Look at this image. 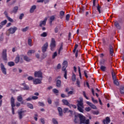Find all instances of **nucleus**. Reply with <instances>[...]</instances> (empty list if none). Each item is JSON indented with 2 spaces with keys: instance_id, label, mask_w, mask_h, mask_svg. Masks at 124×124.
I'll use <instances>...</instances> for the list:
<instances>
[{
  "instance_id": "412c9836",
  "label": "nucleus",
  "mask_w": 124,
  "mask_h": 124,
  "mask_svg": "<svg viewBox=\"0 0 124 124\" xmlns=\"http://www.w3.org/2000/svg\"><path fill=\"white\" fill-rule=\"evenodd\" d=\"M58 111L59 112L60 117H62L63 114L62 113V108L61 107L58 108Z\"/></svg>"
},
{
  "instance_id": "dca6fc26",
  "label": "nucleus",
  "mask_w": 124,
  "mask_h": 124,
  "mask_svg": "<svg viewBox=\"0 0 124 124\" xmlns=\"http://www.w3.org/2000/svg\"><path fill=\"white\" fill-rule=\"evenodd\" d=\"M67 67V62L66 61H64L62 63V70H66V68Z\"/></svg>"
},
{
  "instance_id": "4468645a",
  "label": "nucleus",
  "mask_w": 124,
  "mask_h": 124,
  "mask_svg": "<svg viewBox=\"0 0 124 124\" xmlns=\"http://www.w3.org/2000/svg\"><path fill=\"white\" fill-rule=\"evenodd\" d=\"M21 86H23V90L24 91H29L30 90V86L29 85H27L26 83H23L21 84Z\"/></svg>"
},
{
  "instance_id": "c85d7f7f",
  "label": "nucleus",
  "mask_w": 124,
  "mask_h": 124,
  "mask_svg": "<svg viewBox=\"0 0 124 124\" xmlns=\"http://www.w3.org/2000/svg\"><path fill=\"white\" fill-rule=\"evenodd\" d=\"M113 81L114 85H116V86H120V82L118 81V79L116 78L115 79H113Z\"/></svg>"
},
{
  "instance_id": "20e7f679",
  "label": "nucleus",
  "mask_w": 124,
  "mask_h": 124,
  "mask_svg": "<svg viewBox=\"0 0 124 124\" xmlns=\"http://www.w3.org/2000/svg\"><path fill=\"white\" fill-rule=\"evenodd\" d=\"M48 43H46L42 47V51L43 53V58L45 59L46 57H47V54H44L47 51V49H48Z\"/></svg>"
},
{
  "instance_id": "0e129e2a",
  "label": "nucleus",
  "mask_w": 124,
  "mask_h": 124,
  "mask_svg": "<svg viewBox=\"0 0 124 124\" xmlns=\"http://www.w3.org/2000/svg\"><path fill=\"white\" fill-rule=\"evenodd\" d=\"M50 20L51 21H54L55 20V16H52L49 18Z\"/></svg>"
},
{
  "instance_id": "393cba45",
  "label": "nucleus",
  "mask_w": 124,
  "mask_h": 124,
  "mask_svg": "<svg viewBox=\"0 0 124 124\" xmlns=\"http://www.w3.org/2000/svg\"><path fill=\"white\" fill-rule=\"evenodd\" d=\"M61 86H62V81L58 79L56 81V87H58V88H61Z\"/></svg>"
},
{
  "instance_id": "5fc2aeb1",
  "label": "nucleus",
  "mask_w": 124,
  "mask_h": 124,
  "mask_svg": "<svg viewBox=\"0 0 124 124\" xmlns=\"http://www.w3.org/2000/svg\"><path fill=\"white\" fill-rule=\"evenodd\" d=\"M69 18H70V16L69 14H67L66 16V21H69Z\"/></svg>"
},
{
  "instance_id": "37998d69",
  "label": "nucleus",
  "mask_w": 124,
  "mask_h": 124,
  "mask_svg": "<svg viewBox=\"0 0 124 124\" xmlns=\"http://www.w3.org/2000/svg\"><path fill=\"white\" fill-rule=\"evenodd\" d=\"M29 30V27H26L25 28H23L21 29L22 31L23 32H25V31H27Z\"/></svg>"
},
{
  "instance_id": "2f4dec72",
  "label": "nucleus",
  "mask_w": 124,
  "mask_h": 124,
  "mask_svg": "<svg viewBox=\"0 0 124 124\" xmlns=\"http://www.w3.org/2000/svg\"><path fill=\"white\" fill-rule=\"evenodd\" d=\"M28 45L31 47L32 46V45H31L32 44V40H31V39H28Z\"/></svg>"
},
{
  "instance_id": "473e14b6",
  "label": "nucleus",
  "mask_w": 124,
  "mask_h": 124,
  "mask_svg": "<svg viewBox=\"0 0 124 124\" xmlns=\"http://www.w3.org/2000/svg\"><path fill=\"white\" fill-rule=\"evenodd\" d=\"M100 69L103 71V72H105L106 70V67H105V66H103V65H101L100 67Z\"/></svg>"
},
{
  "instance_id": "bf43d9fd",
  "label": "nucleus",
  "mask_w": 124,
  "mask_h": 124,
  "mask_svg": "<svg viewBox=\"0 0 124 124\" xmlns=\"http://www.w3.org/2000/svg\"><path fill=\"white\" fill-rule=\"evenodd\" d=\"M32 99L33 100H36V99H38V97L36 96H32Z\"/></svg>"
},
{
  "instance_id": "6e6552de",
  "label": "nucleus",
  "mask_w": 124,
  "mask_h": 124,
  "mask_svg": "<svg viewBox=\"0 0 124 124\" xmlns=\"http://www.w3.org/2000/svg\"><path fill=\"white\" fill-rule=\"evenodd\" d=\"M1 57L3 61H7V53L6 49H3Z\"/></svg>"
},
{
  "instance_id": "ea45409f",
  "label": "nucleus",
  "mask_w": 124,
  "mask_h": 124,
  "mask_svg": "<svg viewBox=\"0 0 124 124\" xmlns=\"http://www.w3.org/2000/svg\"><path fill=\"white\" fill-rule=\"evenodd\" d=\"M47 32H44L43 33L41 34V36L42 37H46V36H47Z\"/></svg>"
},
{
  "instance_id": "6ab92c4d",
  "label": "nucleus",
  "mask_w": 124,
  "mask_h": 124,
  "mask_svg": "<svg viewBox=\"0 0 124 124\" xmlns=\"http://www.w3.org/2000/svg\"><path fill=\"white\" fill-rule=\"evenodd\" d=\"M17 100L18 102H21V104H24V101H23V97H22V95L17 96Z\"/></svg>"
},
{
  "instance_id": "09e8293b",
  "label": "nucleus",
  "mask_w": 124,
  "mask_h": 124,
  "mask_svg": "<svg viewBox=\"0 0 124 124\" xmlns=\"http://www.w3.org/2000/svg\"><path fill=\"white\" fill-rule=\"evenodd\" d=\"M52 92L54 93H59V90L57 89H53Z\"/></svg>"
},
{
  "instance_id": "338daca9",
  "label": "nucleus",
  "mask_w": 124,
  "mask_h": 124,
  "mask_svg": "<svg viewBox=\"0 0 124 124\" xmlns=\"http://www.w3.org/2000/svg\"><path fill=\"white\" fill-rule=\"evenodd\" d=\"M100 8L101 7H100L99 5L98 4V6H97V10H98V12L100 14Z\"/></svg>"
},
{
  "instance_id": "9d476101",
  "label": "nucleus",
  "mask_w": 124,
  "mask_h": 124,
  "mask_svg": "<svg viewBox=\"0 0 124 124\" xmlns=\"http://www.w3.org/2000/svg\"><path fill=\"white\" fill-rule=\"evenodd\" d=\"M0 66L3 74H4V75H6L7 74L6 68H5V67H4V65H3V63H1Z\"/></svg>"
},
{
  "instance_id": "de8ad7c7",
  "label": "nucleus",
  "mask_w": 124,
  "mask_h": 124,
  "mask_svg": "<svg viewBox=\"0 0 124 124\" xmlns=\"http://www.w3.org/2000/svg\"><path fill=\"white\" fill-rule=\"evenodd\" d=\"M83 95L84 96V97L86 98V99H87V100H89V97L87 96V95H86V92L85 91L83 92Z\"/></svg>"
},
{
  "instance_id": "7c9ffc66",
  "label": "nucleus",
  "mask_w": 124,
  "mask_h": 124,
  "mask_svg": "<svg viewBox=\"0 0 124 124\" xmlns=\"http://www.w3.org/2000/svg\"><path fill=\"white\" fill-rule=\"evenodd\" d=\"M65 12L63 11H61L60 12V18L62 19L63 16H64Z\"/></svg>"
},
{
  "instance_id": "680f3d73",
  "label": "nucleus",
  "mask_w": 124,
  "mask_h": 124,
  "mask_svg": "<svg viewBox=\"0 0 124 124\" xmlns=\"http://www.w3.org/2000/svg\"><path fill=\"white\" fill-rule=\"evenodd\" d=\"M102 42H103V45H105V46L106 45L107 42H106V40H105V39H104V38L102 39Z\"/></svg>"
},
{
  "instance_id": "e2e57ef3",
  "label": "nucleus",
  "mask_w": 124,
  "mask_h": 124,
  "mask_svg": "<svg viewBox=\"0 0 124 124\" xmlns=\"http://www.w3.org/2000/svg\"><path fill=\"white\" fill-rule=\"evenodd\" d=\"M92 109H96V106H95L93 104H92L91 106H90Z\"/></svg>"
},
{
  "instance_id": "a18cd8bd",
  "label": "nucleus",
  "mask_w": 124,
  "mask_h": 124,
  "mask_svg": "<svg viewBox=\"0 0 124 124\" xmlns=\"http://www.w3.org/2000/svg\"><path fill=\"white\" fill-rule=\"evenodd\" d=\"M85 10H86V9H85V8H80V10H79V12L80 13H84Z\"/></svg>"
},
{
  "instance_id": "f8f14e48",
  "label": "nucleus",
  "mask_w": 124,
  "mask_h": 124,
  "mask_svg": "<svg viewBox=\"0 0 124 124\" xmlns=\"http://www.w3.org/2000/svg\"><path fill=\"white\" fill-rule=\"evenodd\" d=\"M46 22H47V17H46L44 20L40 21L39 27H42L43 26H46Z\"/></svg>"
},
{
  "instance_id": "9b49d317",
  "label": "nucleus",
  "mask_w": 124,
  "mask_h": 124,
  "mask_svg": "<svg viewBox=\"0 0 124 124\" xmlns=\"http://www.w3.org/2000/svg\"><path fill=\"white\" fill-rule=\"evenodd\" d=\"M15 62L16 63H18L19 62L20 63H23V59L21 58V60H20V56L17 55L15 59Z\"/></svg>"
},
{
  "instance_id": "8fccbe9b",
  "label": "nucleus",
  "mask_w": 124,
  "mask_h": 124,
  "mask_svg": "<svg viewBox=\"0 0 124 124\" xmlns=\"http://www.w3.org/2000/svg\"><path fill=\"white\" fill-rule=\"evenodd\" d=\"M38 104H39V106H42V107L45 106V105L44 104V103L43 102H38Z\"/></svg>"
},
{
  "instance_id": "72a5a7b5",
  "label": "nucleus",
  "mask_w": 124,
  "mask_h": 124,
  "mask_svg": "<svg viewBox=\"0 0 124 124\" xmlns=\"http://www.w3.org/2000/svg\"><path fill=\"white\" fill-rule=\"evenodd\" d=\"M23 59L24 61H26V62H31V59H30L27 56H24Z\"/></svg>"
},
{
  "instance_id": "603ef678",
  "label": "nucleus",
  "mask_w": 124,
  "mask_h": 124,
  "mask_svg": "<svg viewBox=\"0 0 124 124\" xmlns=\"http://www.w3.org/2000/svg\"><path fill=\"white\" fill-rule=\"evenodd\" d=\"M58 56V53H57V52H55L52 56V59H55Z\"/></svg>"
},
{
  "instance_id": "f257e3e1",
  "label": "nucleus",
  "mask_w": 124,
  "mask_h": 124,
  "mask_svg": "<svg viewBox=\"0 0 124 124\" xmlns=\"http://www.w3.org/2000/svg\"><path fill=\"white\" fill-rule=\"evenodd\" d=\"M10 102H11V105L12 107V113L13 115H14L15 114V109H14V107L16 106V107H20L21 104L18 102L16 103V105H15V99L14 98V97H11V100H10Z\"/></svg>"
},
{
  "instance_id": "69168bd1",
  "label": "nucleus",
  "mask_w": 124,
  "mask_h": 124,
  "mask_svg": "<svg viewBox=\"0 0 124 124\" xmlns=\"http://www.w3.org/2000/svg\"><path fill=\"white\" fill-rule=\"evenodd\" d=\"M28 80L29 81H31V80H33V78L31 76H29L28 78Z\"/></svg>"
},
{
  "instance_id": "f3484780",
  "label": "nucleus",
  "mask_w": 124,
  "mask_h": 124,
  "mask_svg": "<svg viewBox=\"0 0 124 124\" xmlns=\"http://www.w3.org/2000/svg\"><path fill=\"white\" fill-rule=\"evenodd\" d=\"M80 114L75 115L74 122L75 124H78L79 123V115Z\"/></svg>"
},
{
  "instance_id": "0eeeda50",
  "label": "nucleus",
  "mask_w": 124,
  "mask_h": 124,
  "mask_svg": "<svg viewBox=\"0 0 124 124\" xmlns=\"http://www.w3.org/2000/svg\"><path fill=\"white\" fill-rule=\"evenodd\" d=\"M17 30H18V28L16 27H11L8 30V31L10 34H13L15 33Z\"/></svg>"
},
{
  "instance_id": "052dcab7",
  "label": "nucleus",
  "mask_w": 124,
  "mask_h": 124,
  "mask_svg": "<svg viewBox=\"0 0 124 124\" xmlns=\"http://www.w3.org/2000/svg\"><path fill=\"white\" fill-rule=\"evenodd\" d=\"M24 14H21L19 17V19L22 20L23 19V17H24Z\"/></svg>"
},
{
  "instance_id": "6e6d98bb",
  "label": "nucleus",
  "mask_w": 124,
  "mask_h": 124,
  "mask_svg": "<svg viewBox=\"0 0 124 124\" xmlns=\"http://www.w3.org/2000/svg\"><path fill=\"white\" fill-rule=\"evenodd\" d=\"M7 20H8V21L9 22H13V20L12 19V18H11L9 16H8L6 17Z\"/></svg>"
},
{
  "instance_id": "5701e85b",
  "label": "nucleus",
  "mask_w": 124,
  "mask_h": 124,
  "mask_svg": "<svg viewBox=\"0 0 124 124\" xmlns=\"http://www.w3.org/2000/svg\"><path fill=\"white\" fill-rule=\"evenodd\" d=\"M36 9V5H34L32 6L30 10V13H33V12H34V10H35Z\"/></svg>"
},
{
  "instance_id": "423d86ee",
  "label": "nucleus",
  "mask_w": 124,
  "mask_h": 124,
  "mask_svg": "<svg viewBox=\"0 0 124 124\" xmlns=\"http://www.w3.org/2000/svg\"><path fill=\"white\" fill-rule=\"evenodd\" d=\"M25 113H27L26 110H23V108H21L20 110L18 111V118L19 120H22L23 119V116H25Z\"/></svg>"
},
{
  "instance_id": "ddd939ff",
  "label": "nucleus",
  "mask_w": 124,
  "mask_h": 124,
  "mask_svg": "<svg viewBox=\"0 0 124 124\" xmlns=\"http://www.w3.org/2000/svg\"><path fill=\"white\" fill-rule=\"evenodd\" d=\"M34 76L38 78H42V72L41 71H36L34 73Z\"/></svg>"
},
{
  "instance_id": "c9c22d12",
  "label": "nucleus",
  "mask_w": 124,
  "mask_h": 124,
  "mask_svg": "<svg viewBox=\"0 0 124 124\" xmlns=\"http://www.w3.org/2000/svg\"><path fill=\"white\" fill-rule=\"evenodd\" d=\"M111 75H112V80H115L116 79V74L114 72H111Z\"/></svg>"
},
{
  "instance_id": "c756f323",
  "label": "nucleus",
  "mask_w": 124,
  "mask_h": 124,
  "mask_svg": "<svg viewBox=\"0 0 124 124\" xmlns=\"http://www.w3.org/2000/svg\"><path fill=\"white\" fill-rule=\"evenodd\" d=\"M120 92L121 94H124V87L121 86L120 87Z\"/></svg>"
},
{
  "instance_id": "cd10ccee",
  "label": "nucleus",
  "mask_w": 124,
  "mask_h": 124,
  "mask_svg": "<svg viewBox=\"0 0 124 124\" xmlns=\"http://www.w3.org/2000/svg\"><path fill=\"white\" fill-rule=\"evenodd\" d=\"M35 53V50H29L28 53H27V55L28 56H31L32 54H33Z\"/></svg>"
},
{
  "instance_id": "f03ea898",
  "label": "nucleus",
  "mask_w": 124,
  "mask_h": 124,
  "mask_svg": "<svg viewBox=\"0 0 124 124\" xmlns=\"http://www.w3.org/2000/svg\"><path fill=\"white\" fill-rule=\"evenodd\" d=\"M78 110L80 113H84V103H83V99H80L79 101H78Z\"/></svg>"
},
{
  "instance_id": "58836bf2",
  "label": "nucleus",
  "mask_w": 124,
  "mask_h": 124,
  "mask_svg": "<svg viewBox=\"0 0 124 124\" xmlns=\"http://www.w3.org/2000/svg\"><path fill=\"white\" fill-rule=\"evenodd\" d=\"M78 73L79 75V77L80 78V79H81L82 78V74H81V68L80 67V66H78Z\"/></svg>"
},
{
  "instance_id": "79ce46f5",
  "label": "nucleus",
  "mask_w": 124,
  "mask_h": 124,
  "mask_svg": "<svg viewBox=\"0 0 124 124\" xmlns=\"http://www.w3.org/2000/svg\"><path fill=\"white\" fill-rule=\"evenodd\" d=\"M6 23H7V20H5L1 22L0 25H1V26H4L6 24Z\"/></svg>"
},
{
  "instance_id": "4d7b16f0",
  "label": "nucleus",
  "mask_w": 124,
  "mask_h": 124,
  "mask_svg": "<svg viewBox=\"0 0 124 124\" xmlns=\"http://www.w3.org/2000/svg\"><path fill=\"white\" fill-rule=\"evenodd\" d=\"M87 72H88L87 71H86V70L84 71V75H85L86 78H88V73H87Z\"/></svg>"
},
{
  "instance_id": "b1692460",
  "label": "nucleus",
  "mask_w": 124,
  "mask_h": 124,
  "mask_svg": "<svg viewBox=\"0 0 124 124\" xmlns=\"http://www.w3.org/2000/svg\"><path fill=\"white\" fill-rule=\"evenodd\" d=\"M62 50H63V43H62L60 46V48L58 49V54L60 55Z\"/></svg>"
},
{
  "instance_id": "bb28decb",
  "label": "nucleus",
  "mask_w": 124,
  "mask_h": 124,
  "mask_svg": "<svg viewBox=\"0 0 124 124\" xmlns=\"http://www.w3.org/2000/svg\"><path fill=\"white\" fill-rule=\"evenodd\" d=\"M114 26L117 28V29H118L119 30L121 29V26H120V24L119 23V22L115 21L114 22Z\"/></svg>"
},
{
  "instance_id": "1a4fd4ad",
  "label": "nucleus",
  "mask_w": 124,
  "mask_h": 124,
  "mask_svg": "<svg viewBox=\"0 0 124 124\" xmlns=\"http://www.w3.org/2000/svg\"><path fill=\"white\" fill-rule=\"evenodd\" d=\"M108 50L110 56H113L114 55V47H113V45H112V44H109Z\"/></svg>"
},
{
  "instance_id": "49530a36",
  "label": "nucleus",
  "mask_w": 124,
  "mask_h": 124,
  "mask_svg": "<svg viewBox=\"0 0 124 124\" xmlns=\"http://www.w3.org/2000/svg\"><path fill=\"white\" fill-rule=\"evenodd\" d=\"M80 80L79 79H77L76 84L78 88H80Z\"/></svg>"
},
{
  "instance_id": "774afa93",
  "label": "nucleus",
  "mask_w": 124,
  "mask_h": 124,
  "mask_svg": "<svg viewBox=\"0 0 124 124\" xmlns=\"http://www.w3.org/2000/svg\"><path fill=\"white\" fill-rule=\"evenodd\" d=\"M93 115H98V114H99V111H94L93 112Z\"/></svg>"
},
{
  "instance_id": "a19ab883",
  "label": "nucleus",
  "mask_w": 124,
  "mask_h": 124,
  "mask_svg": "<svg viewBox=\"0 0 124 124\" xmlns=\"http://www.w3.org/2000/svg\"><path fill=\"white\" fill-rule=\"evenodd\" d=\"M27 106L28 108H30V109H33V106L31 104H28Z\"/></svg>"
},
{
  "instance_id": "2eb2a0df",
  "label": "nucleus",
  "mask_w": 124,
  "mask_h": 124,
  "mask_svg": "<svg viewBox=\"0 0 124 124\" xmlns=\"http://www.w3.org/2000/svg\"><path fill=\"white\" fill-rule=\"evenodd\" d=\"M111 122V119H110V117H107L106 118V119H104L103 121V124H110V122Z\"/></svg>"
},
{
  "instance_id": "4be33fe9",
  "label": "nucleus",
  "mask_w": 124,
  "mask_h": 124,
  "mask_svg": "<svg viewBox=\"0 0 124 124\" xmlns=\"http://www.w3.org/2000/svg\"><path fill=\"white\" fill-rule=\"evenodd\" d=\"M62 102L63 103L64 105H66L67 106H70V104L68 102L67 100L63 99L62 100Z\"/></svg>"
},
{
  "instance_id": "a211bd4d",
  "label": "nucleus",
  "mask_w": 124,
  "mask_h": 124,
  "mask_svg": "<svg viewBox=\"0 0 124 124\" xmlns=\"http://www.w3.org/2000/svg\"><path fill=\"white\" fill-rule=\"evenodd\" d=\"M33 83L34 84V85L41 84V83H42L41 79H39V78H36V79H33Z\"/></svg>"
},
{
  "instance_id": "4c0bfd02",
  "label": "nucleus",
  "mask_w": 124,
  "mask_h": 124,
  "mask_svg": "<svg viewBox=\"0 0 124 124\" xmlns=\"http://www.w3.org/2000/svg\"><path fill=\"white\" fill-rule=\"evenodd\" d=\"M62 71H63L64 73V77L65 79H67V70H62Z\"/></svg>"
},
{
  "instance_id": "864d4df0",
  "label": "nucleus",
  "mask_w": 124,
  "mask_h": 124,
  "mask_svg": "<svg viewBox=\"0 0 124 124\" xmlns=\"http://www.w3.org/2000/svg\"><path fill=\"white\" fill-rule=\"evenodd\" d=\"M85 111H86V112H90V111H91V108L90 107H86L85 108Z\"/></svg>"
},
{
  "instance_id": "7ed1b4c3",
  "label": "nucleus",
  "mask_w": 124,
  "mask_h": 124,
  "mask_svg": "<svg viewBox=\"0 0 124 124\" xmlns=\"http://www.w3.org/2000/svg\"><path fill=\"white\" fill-rule=\"evenodd\" d=\"M79 119L80 124H90V119L86 120V117L81 114L79 115Z\"/></svg>"
},
{
  "instance_id": "c03bdc74",
  "label": "nucleus",
  "mask_w": 124,
  "mask_h": 124,
  "mask_svg": "<svg viewBox=\"0 0 124 124\" xmlns=\"http://www.w3.org/2000/svg\"><path fill=\"white\" fill-rule=\"evenodd\" d=\"M52 122H53V124H59V123L58 122L57 120L55 118L52 119Z\"/></svg>"
},
{
  "instance_id": "13d9d810",
  "label": "nucleus",
  "mask_w": 124,
  "mask_h": 124,
  "mask_svg": "<svg viewBox=\"0 0 124 124\" xmlns=\"http://www.w3.org/2000/svg\"><path fill=\"white\" fill-rule=\"evenodd\" d=\"M61 97L62 98H65V97H68L67 95H65V94L62 93L61 94Z\"/></svg>"
},
{
  "instance_id": "39448f33",
  "label": "nucleus",
  "mask_w": 124,
  "mask_h": 124,
  "mask_svg": "<svg viewBox=\"0 0 124 124\" xmlns=\"http://www.w3.org/2000/svg\"><path fill=\"white\" fill-rule=\"evenodd\" d=\"M49 46L50 47L51 51H54L55 48H56V40L54 38H51Z\"/></svg>"
},
{
  "instance_id": "aec40b11",
  "label": "nucleus",
  "mask_w": 124,
  "mask_h": 124,
  "mask_svg": "<svg viewBox=\"0 0 124 124\" xmlns=\"http://www.w3.org/2000/svg\"><path fill=\"white\" fill-rule=\"evenodd\" d=\"M18 9H19V8L18 7V6H15L13 8V10L12 11V13H14V14H16L17 12H18Z\"/></svg>"
},
{
  "instance_id": "3c124183",
  "label": "nucleus",
  "mask_w": 124,
  "mask_h": 124,
  "mask_svg": "<svg viewBox=\"0 0 124 124\" xmlns=\"http://www.w3.org/2000/svg\"><path fill=\"white\" fill-rule=\"evenodd\" d=\"M92 100L93 103H98V102L97 101V100H95L94 98H93V97H92Z\"/></svg>"
},
{
  "instance_id": "a878e982",
  "label": "nucleus",
  "mask_w": 124,
  "mask_h": 124,
  "mask_svg": "<svg viewBox=\"0 0 124 124\" xmlns=\"http://www.w3.org/2000/svg\"><path fill=\"white\" fill-rule=\"evenodd\" d=\"M66 112H68V113H71V114H72V110H68V108H65L63 109V113H66Z\"/></svg>"
},
{
  "instance_id": "e433bc0d",
  "label": "nucleus",
  "mask_w": 124,
  "mask_h": 124,
  "mask_svg": "<svg viewBox=\"0 0 124 124\" xmlns=\"http://www.w3.org/2000/svg\"><path fill=\"white\" fill-rule=\"evenodd\" d=\"M72 80L73 82H75V81H76V75L75 74H73L72 76Z\"/></svg>"
},
{
  "instance_id": "f704fd0d",
  "label": "nucleus",
  "mask_w": 124,
  "mask_h": 124,
  "mask_svg": "<svg viewBox=\"0 0 124 124\" xmlns=\"http://www.w3.org/2000/svg\"><path fill=\"white\" fill-rule=\"evenodd\" d=\"M8 65L9 66H14L15 65V63L13 62H8Z\"/></svg>"
}]
</instances>
